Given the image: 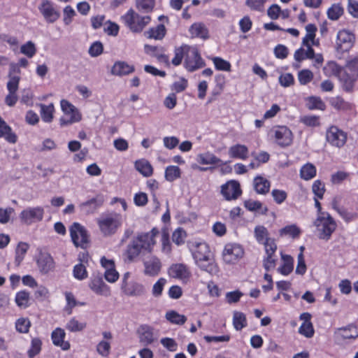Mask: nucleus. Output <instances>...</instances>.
I'll return each mask as SVG.
<instances>
[{
    "label": "nucleus",
    "instance_id": "obj_51",
    "mask_svg": "<svg viewBox=\"0 0 358 358\" xmlns=\"http://www.w3.org/2000/svg\"><path fill=\"white\" fill-rule=\"evenodd\" d=\"M20 51L23 55L31 58L36 54V48L32 41H28L21 46Z\"/></svg>",
    "mask_w": 358,
    "mask_h": 358
},
{
    "label": "nucleus",
    "instance_id": "obj_52",
    "mask_svg": "<svg viewBox=\"0 0 358 358\" xmlns=\"http://www.w3.org/2000/svg\"><path fill=\"white\" fill-rule=\"evenodd\" d=\"M312 190L315 197L322 199L325 192L324 184L320 180H315L313 184Z\"/></svg>",
    "mask_w": 358,
    "mask_h": 358
},
{
    "label": "nucleus",
    "instance_id": "obj_53",
    "mask_svg": "<svg viewBox=\"0 0 358 358\" xmlns=\"http://www.w3.org/2000/svg\"><path fill=\"white\" fill-rule=\"evenodd\" d=\"M313 78V73L308 69H303L299 72L298 79L301 85H306Z\"/></svg>",
    "mask_w": 358,
    "mask_h": 358
},
{
    "label": "nucleus",
    "instance_id": "obj_15",
    "mask_svg": "<svg viewBox=\"0 0 358 358\" xmlns=\"http://www.w3.org/2000/svg\"><path fill=\"white\" fill-rule=\"evenodd\" d=\"M38 9L46 22L49 23H54L60 17L59 12L54 8L52 3L49 1H43L39 6Z\"/></svg>",
    "mask_w": 358,
    "mask_h": 358
},
{
    "label": "nucleus",
    "instance_id": "obj_50",
    "mask_svg": "<svg viewBox=\"0 0 358 358\" xmlns=\"http://www.w3.org/2000/svg\"><path fill=\"white\" fill-rule=\"evenodd\" d=\"M299 333L306 338H312L315 333L312 322H303L299 329Z\"/></svg>",
    "mask_w": 358,
    "mask_h": 358
},
{
    "label": "nucleus",
    "instance_id": "obj_9",
    "mask_svg": "<svg viewBox=\"0 0 358 358\" xmlns=\"http://www.w3.org/2000/svg\"><path fill=\"white\" fill-rule=\"evenodd\" d=\"M326 138L332 146L340 148L346 143L347 134L338 127L331 126L327 131Z\"/></svg>",
    "mask_w": 358,
    "mask_h": 358
},
{
    "label": "nucleus",
    "instance_id": "obj_5",
    "mask_svg": "<svg viewBox=\"0 0 358 358\" xmlns=\"http://www.w3.org/2000/svg\"><path fill=\"white\" fill-rule=\"evenodd\" d=\"M70 235L73 244L76 247L87 248L90 240L85 228L78 222H74L70 227Z\"/></svg>",
    "mask_w": 358,
    "mask_h": 358
},
{
    "label": "nucleus",
    "instance_id": "obj_37",
    "mask_svg": "<svg viewBox=\"0 0 358 358\" xmlns=\"http://www.w3.org/2000/svg\"><path fill=\"white\" fill-rule=\"evenodd\" d=\"M246 316L244 313L234 311L233 314V325L236 330L241 331L247 326Z\"/></svg>",
    "mask_w": 358,
    "mask_h": 358
},
{
    "label": "nucleus",
    "instance_id": "obj_21",
    "mask_svg": "<svg viewBox=\"0 0 358 358\" xmlns=\"http://www.w3.org/2000/svg\"><path fill=\"white\" fill-rule=\"evenodd\" d=\"M145 266L144 273L150 276H155L159 274L162 264L160 260L153 256L143 263Z\"/></svg>",
    "mask_w": 358,
    "mask_h": 358
},
{
    "label": "nucleus",
    "instance_id": "obj_12",
    "mask_svg": "<svg viewBox=\"0 0 358 358\" xmlns=\"http://www.w3.org/2000/svg\"><path fill=\"white\" fill-rule=\"evenodd\" d=\"M221 194L227 201L236 199L241 194L240 183L236 180H229L221 186Z\"/></svg>",
    "mask_w": 358,
    "mask_h": 358
},
{
    "label": "nucleus",
    "instance_id": "obj_23",
    "mask_svg": "<svg viewBox=\"0 0 358 358\" xmlns=\"http://www.w3.org/2000/svg\"><path fill=\"white\" fill-rule=\"evenodd\" d=\"M104 199L102 196H96V197L83 202L80 207L82 210L87 214L93 213L103 203Z\"/></svg>",
    "mask_w": 358,
    "mask_h": 358
},
{
    "label": "nucleus",
    "instance_id": "obj_20",
    "mask_svg": "<svg viewBox=\"0 0 358 358\" xmlns=\"http://www.w3.org/2000/svg\"><path fill=\"white\" fill-rule=\"evenodd\" d=\"M121 288L122 292L129 296H141L146 292L144 286L136 282L124 284Z\"/></svg>",
    "mask_w": 358,
    "mask_h": 358
},
{
    "label": "nucleus",
    "instance_id": "obj_18",
    "mask_svg": "<svg viewBox=\"0 0 358 358\" xmlns=\"http://www.w3.org/2000/svg\"><path fill=\"white\" fill-rule=\"evenodd\" d=\"M169 275L173 278L187 280L189 279L191 272L186 265L183 264H173L169 268Z\"/></svg>",
    "mask_w": 358,
    "mask_h": 358
},
{
    "label": "nucleus",
    "instance_id": "obj_3",
    "mask_svg": "<svg viewBox=\"0 0 358 358\" xmlns=\"http://www.w3.org/2000/svg\"><path fill=\"white\" fill-rule=\"evenodd\" d=\"M97 224L101 234L104 236L115 234L122 224V216L116 213H111L101 216Z\"/></svg>",
    "mask_w": 358,
    "mask_h": 358
},
{
    "label": "nucleus",
    "instance_id": "obj_19",
    "mask_svg": "<svg viewBox=\"0 0 358 358\" xmlns=\"http://www.w3.org/2000/svg\"><path fill=\"white\" fill-rule=\"evenodd\" d=\"M338 77L344 90L346 92H352L358 77L348 71L346 69L339 72Z\"/></svg>",
    "mask_w": 358,
    "mask_h": 358
},
{
    "label": "nucleus",
    "instance_id": "obj_32",
    "mask_svg": "<svg viewBox=\"0 0 358 358\" xmlns=\"http://www.w3.org/2000/svg\"><path fill=\"white\" fill-rule=\"evenodd\" d=\"M166 28L162 24H158L156 27H152L145 32L148 38H154L155 40H162L166 35Z\"/></svg>",
    "mask_w": 358,
    "mask_h": 358
},
{
    "label": "nucleus",
    "instance_id": "obj_2",
    "mask_svg": "<svg viewBox=\"0 0 358 358\" xmlns=\"http://www.w3.org/2000/svg\"><path fill=\"white\" fill-rule=\"evenodd\" d=\"M122 19L125 26L134 33H141L151 21L150 15H141L133 8H130Z\"/></svg>",
    "mask_w": 358,
    "mask_h": 358
},
{
    "label": "nucleus",
    "instance_id": "obj_38",
    "mask_svg": "<svg viewBox=\"0 0 358 358\" xmlns=\"http://www.w3.org/2000/svg\"><path fill=\"white\" fill-rule=\"evenodd\" d=\"M29 245L24 242H20L15 250V263L19 266L24 258V255L29 250Z\"/></svg>",
    "mask_w": 358,
    "mask_h": 358
},
{
    "label": "nucleus",
    "instance_id": "obj_49",
    "mask_svg": "<svg viewBox=\"0 0 358 358\" xmlns=\"http://www.w3.org/2000/svg\"><path fill=\"white\" fill-rule=\"evenodd\" d=\"M2 129V137H3L8 143H15L17 141V135L13 132L11 127L6 124L1 128Z\"/></svg>",
    "mask_w": 358,
    "mask_h": 358
},
{
    "label": "nucleus",
    "instance_id": "obj_30",
    "mask_svg": "<svg viewBox=\"0 0 358 358\" xmlns=\"http://www.w3.org/2000/svg\"><path fill=\"white\" fill-rule=\"evenodd\" d=\"M253 185L255 191L258 194H266L270 189V182L262 176L255 177Z\"/></svg>",
    "mask_w": 358,
    "mask_h": 358
},
{
    "label": "nucleus",
    "instance_id": "obj_29",
    "mask_svg": "<svg viewBox=\"0 0 358 358\" xmlns=\"http://www.w3.org/2000/svg\"><path fill=\"white\" fill-rule=\"evenodd\" d=\"M196 264L201 269L210 274H215L218 272V267L215 263L213 257H207L202 261L196 262Z\"/></svg>",
    "mask_w": 358,
    "mask_h": 358
},
{
    "label": "nucleus",
    "instance_id": "obj_43",
    "mask_svg": "<svg viewBox=\"0 0 358 358\" xmlns=\"http://www.w3.org/2000/svg\"><path fill=\"white\" fill-rule=\"evenodd\" d=\"M180 169L176 166H169L165 170V178L167 181L173 182L180 177Z\"/></svg>",
    "mask_w": 358,
    "mask_h": 358
},
{
    "label": "nucleus",
    "instance_id": "obj_28",
    "mask_svg": "<svg viewBox=\"0 0 358 358\" xmlns=\"http://www.w3.org/2000/svg\"><path fill=\"white\" fill-rule=\"evenodd\" d=\"M189 33L192 37L201 38L203 40L209 38L208 30L206 25L201 22L194 23L189 27Z\"/></svg>",
    "mask_w": 358,
    "mask_h": 358
},
{
    "label": "nucleus",
    "instance_id": "obj_39",
    "mask_svg": "<svg viewBox=\"0 0 358 358\" xmlns=\"http://www.w3.org/2000/svg\"><path fill=\"white\" fill-rule=\"evenodd\" d=\"M41 108V115L42 120L45 122H51L53 119L54 106L52 103L46 106L43 103H40Z\"/></svg>",
    "mask_w": 358,
    "mask_h": 358
},
{
    "label": "nucleus",
    "instance_id": "obj_16",
    "mask_svg": "<svg viewBox=\"0 0 358 358\" xmlns=\"http://www.w3.org/2000/svg\"><path fill=\"white\" fill-rule=\"evenodd\" d=\"M275 138L281 147L289 145L292 142V133L286 127H279L275 130Z\"/></svg>",
    "mask_w": 358,
    "mask_h": 358
},
{
    "label": "nucleus",
    "instance_id": "obj_35",
    "mask_svg": "<svg viewBox=\"0 0 358 358\" xmlns=\"http://www.w3.org/2000/svg\"><path fill=\"white\" fill-rule=\"evenodd\" d=\"M189 50V46L187 45H182L180 47L176 48L174 50V57L171 60L173 65L177 66H179L187 53Z\"/></svg>",
    "mask_w": 358,
    "mask_h": 358
},
{
    "label": "nucleus",
    "instance_id": "obj_41",
    "mask_svg": "<svg viewBox=\"0 0 358 358\" xmlns=\"http://www.w3.org/2000/svg\"><path fill=\"white\" fill-rule=\"evenodd\" d=\"M300 175L301 178L308 180L316 175V168L313 164L308 163L301 169Z\"/></svg>",
    "mask_w": 358,
    "mask_h": 358
},
{
    "label": "nucleus",
    "instance_id": "obj_64",
    "mask_svg": "<svg viewBox=\"0 0 358 358\" xmlns=\"http://www.w3.org/2000/svg\"><path fill=\"white\" fill-rule=\"evenodd\" d=\"M186 232L181 228L177 229L172 235V241L177 245H180L184 243Z\"/></svg>",
    "mask_w": 358,
    "mask_h": 358
},
{
    "label": "nucleus",
    "instance_id": "obj_40",
    "mask_svg": "<svg viewBox=\"0 0 358 358\" xmlns=\"http://www.w3.org/2000/svg\"><path fill=\"white\" fill-rule=\"evenodd\" d=\"M255 237L257 241L259 243L263 244L267 241V240H270L269 234L267 229L264 226H257L255 228Z\"/></svg>",
    "mask_w": 358,
    "mask_h": 358
},
{
    "label": "nucleus",
    "instance_id": "obj_27",
    "mask_svg": "<svg viewBox=\"0 0 358 358\" xmlns=\"http://www.w3.org/2000/svg\"><path fill=\"white\" fill-rule=\"evenodd\" d=\"M337 335L343 339H356L358 337V329L356 326L350 324L345 327L338 328L336 330Z\"/></svg>",
    "mask_w": 358,
    "mask_h": 358
},
{
    "label": "nucleus",
    "instance_id": "obj_54",
    "mask_svg": "<svg viewBox=\"0 0 358 358\" xmlns=\"http://www.w3.org/2000/svg\"><path fill=\"white\" fill-rule=\"evenodd\" d=\"M76 13L75 10L71 6H66L63 10V21L64 24L69 25L72 21L74 16H76Z\"/></svg>",
    "mask_w": 358,
    "mask_h": 358
},
{
    "label": "nucleus",
    "instance_id": "obj_7",
    "mask_svg": "<svg viewBox=\"0 0 358 358\" xmlns=\"http://www.w3.org/2000/svg\"><path fill=\"white\" fill-rule=\"evenodd\" d=\"M61 107L65 115L60 119L62 126L69 125L73 122H79L81 120V115L69 101L66 100L61 101Z\"/></svg>",
    "mask_w": 358,
    "mask_h": 358
},
{
    "label": "nucleus",
    "instance_id": "obj_22",
    "mask_svg": "<svg viewBox=\"0 0 358 358\" xmlns=\"http://www.w3.org/2000/svg\"><path fill=\"white\" fill-rule=\"evenodd\" d=\"M134 71V66L129 65L126 62L117 61L115 62L111 69V74L117 76H124L133 73Z\"/></svg>",
    "mask_w": 358,
    "mask_h": 358
},
{
    "label": "nucleus",
    "instance_id": "obj_33",
    "mask_svg": "<svg viewBox=\"0 0 358 358\" xmlns=\"http://www.w3.org/2000/svg\"><path fill=\"white\" fill-rule=\"evenodd\" d=\"M283 264L278 268V271L282 275H287L292 272L294 268V259L288 255H282Z\"/></svg>",
    "mask_w": 358,
    "mask_h": 358
},
{
    "label": "nucleus",
    "instance_id": "obj_13",
    "mask_svg": "<svg viewBox=\"0 0 358 358\" xmlns=\"http://www.w3.org/2000/svg\"><path fill=\"white\" fill-rule=\"evenodd\" d=\"M39 271L48 274L55 269V264L52 257L48 252H40L36 259Z\"/></svg>",
    "mask_w": 358,
    "mask_h": 358
},
{
    "label": "nucleus",
    "instance_id": "obj_55",
    "mask_svg": "<svg viewBox=\"0 0 358 358\" xmlns=\"http://www.w3.org/2000/svg\"><path fill=\"white\" fill-rule=\"evenodd\" d=\"M213 62L216 69L219 71H231V64L229 62L222 59L221 57H214Z\"/></svg>",
    "mask_w": 358,
    "mask_h": 358
},
{
    "label": "nucleus",
    "instance_id": "obj_24",
    "mask_svg": "<svg viewBox=\"0 0 358 358\" xmlns=\"http://www.w3.org/2000/svg\"><path fill=\"white\" fill-rule=\"evenodd\" d=\"M65 332L61 328H57L52 333L51 337L55 345L60 347L63 350H68L70 348L69 341H64Z\"/></svg>",
    "mask_w": 358,
    "mask_h": 358
},
{
    "label": "nucleus",
    "instance_id": "obj_26",
    "mask_svg": "<svg viewBox=\"0 0 358 358\" xmlns=\"http://www.w3.org/2000/svg\"><path fill=\"white\" fill-rule=\"evenodd\" d=\"M248 148L245 145L236 144L229 148V155L231 158L245 159L248 157Z\"/></svg>",
    "mask_w": 358,
    "mask_h": 358
},
{
    "label": "nucleus",
    "instance_id": "obj_34",
    "mask_svg": "<svg viewBox=\"0 0 358 358\" xmlns=\"http://www.w3.org/2000/svg\"><path fill=\"white\" fill-rule=\"evenodd\" d=\"M135 168L145 177H149L153 173L152 166L148 160L144 159L137 160L135 162Z\"/></svg>",
    "mask_w": 358,
    "mask_h": 358
},
{
    "label": "nucleus",
    "instance_id": "obj_62",
    "mask_svg": "<svg viewBox=\"0 0 358 358\" xmlns=\"http://www.w3.org/2000/svg\"><path fill=\"white\" fill-rule=\"evenodd\" d=\"M306 264L304 259L303 254L299 253L297 257V265L295 273L298 275H303L306 272Z\"/></svg>",
    "mask_w": 358,
    "mask_h": 358
},
{
    "label": "nucleus",
    "instance_id": "obj_42",
    "mask_svg": "<svg viewBox=\"0 0 358 358\" xmlns=\"http://www.w3.org/2000/svg\"><path fill=\"white\" fill-rule=\"evenodd\" d=\"M166 318L170 322L180 325L183 324L187 320V317L184 315H180L174 310L167 312Z\"/></svg>",
    "mask_w": 358,
    "mask_h": 358
},
{
    "label": "nucleus",
    "instance_id": "obj_58",
    "mask_svg": "<svg viewBox=\"0 0 358 358\" xmlns=\"http://www.w3.org/2000/svg\"><path fill=\"white\" fill-rule=\"evenodd\" d=\"M300 229L296 225H289L280 230V235H289L292 238L298 237L300 234Z\"/></svg>",
    "mask_w": 358,
    "mask_h": 358
},
{
    "label": "nucleus",
    "instance_id": "obj_48",
    "mask_svg": "<svg viewBox=\"0 0 358 358\" xmlns=\"http://www.w3.org/2000/svg\"><path fill=\"white\" fill-rule=\"evenodd\" d=\"M42 342L38 338H34L31 340V348L27 354L29 358H34L41 350Z\"/></svg>",
    "mask_w": 358,
    "mask_h": 358
},
{
    "label": "nucleus",
    "instance_id": "obj_44",
    "mask_svg": "<svg viewBox=\"0 0 358 358\" xmlns=\"http://www.w3.org/2000/svg\"><path fill=\"white\" fill-rule=\"evenodd\" d=\"M244 206L250 211L260 210L262 214H266L268 211L267 207L262 208V203L259 201L249 199L245 201Z\"/></svg>",
    "mask_w": 358,
    "mask_h": 358
},
{
    "label": "nucleus",
    "instance_id": "obj_4",
    "mask_svg": "<svg viewBox=\"0 0 358 358\" xmlns=\"http://www.w3.org/2000/svg\"><path fill=\"white\" fill-rule=\"evenodd\" d=\"M314 225L319 232L318 238L325 241L330 239L331 234L336 229V223L329 213L318 215L314 222Z\"/></svg>",
    "mask_w": 358,
    "mask_h": 358
},
{
    "label": "nucleus",
    "instance_id": "obj_10",
    "mask_svg": "<svg viewBox=\"0 0 358 358\" xmlns=\"http://www.w3.org/2000/svg\"><path fill=\"white\" fill-rule=\"evenodd\" d=\"M89 287L92 292L101 296L110 295V287L103 282L102 275L94 273L89 282Z\"/></svg>",
    "mask_w": 358,
    "mask_h": 358
},
{
    "label": "nucleus",
    "instance_id": "obj_46",
    "mask_svg": "<svg viewBox=\"0 0 358 358\" xmlns=\"http://www.w3.org/2000/svg\"><path fill=\"white\" fill-rule=\"evenodd\" d=\"M343 13V8L337 3L333 4L327 10L328 17L331 20H337Z\"/></svg>",
    "mask_w": 358,
    "mask_h": 358
},
{
    "label": "nucleus",
    "instance_id": "obj_61",
    "mask_svg": "<svg viewBox=\"0 0 358 358\" xmlns=\"http://www.w3.org/2000/svg\"><path fill=\"white\" fill-rule=\"evenodd\" d=\"M20 77L17 76H12L9 73V80L7 83V88L9 92H16L18 90Z\"/></svg>",
    "mask_w": 358,
    "mask_h": 358
},
{
    "label": "nucleus",
    "instance_id": "obj_11",
    "mask_svg": "<svg viewBox=\"0 0 358 358\" xmlns=\"http://www.w3.org/2000/svg\"><path fill=\"white\" fill-rule=\"evenodd\" d=\"M244 255L243 248L238 244H227L222 252L223 259L227 264H234Z\"/></svg>",
    "mask_w": 358,
    "mask_h": 358
},
{
    "label": "nucleus",
    "instance_id": "obj_60",
    "mask_svg": "<svg viewBox=\"0 0 358 358\" xmlns=\"http://www.w3.org/2000/svg\"><path fill=\"white\" fill-rule=\"evenodd\" d=\"M267 0H246L245 4L252 10L263 11Z\"/></svg>",
    "mask_w": 358,
    "mask_h": 358
},
{
    "label": "nucleus",
    "instance_id": "obj_57",
    "mask_svg": "<svg viewBox=\"0 0 358 358\" xmlns=\"http://www.w3.org/2000/svg\"><path fill=\"white\" fill-rule=\"evenodd\" d=\"M30 325V321L26 318H20L15 322L16 330L20 333H27Z\"/></svg>",
    "mask_w": 358,
    "mask_h": 358
},
{
    "label": "nucleus",
    "instance_id": "obj_47",
    "mask_svg": "<svg viewBox=\"0 0 358 358\" xmlns=\"http://www.w3.org/2000/svg\"><path fill=\"white\" fill-rule=\"evenodd\" d=\"M87 326L85 322H80L75 317L71 318L66 325V328L71 332L83 331Z\"/></svg>",
    "mask_w": 358,
    "mask_h": 358
},
{
    "label": "nucleus",
    "instance_id": "obj_63",
    "mask_svg": "<svg viewBox=\"0 0 358 358\" xmlns=\"http://www.w3.org/2000/svg\"><path fill=\"white\" fill-rule=\"evenodd\" d=\"M345 69L358 77V55L347 62Z\"/></svg>",
    "mask_w": 358,
    "mask_h": 358
},
{
    "label": "nucleus",
    "instance_id": "obj_36",
    "mask_svg": "<svg viewBox=\"0 0 358 358\" xmlns=\"http://www.w3.org/2000/svg\"><path fill=\"white\" fill-rule=\"evenodd\" d=\"M155 0H136V8L140 13L148 14L153 10Z\"/></svg>",
    "mask_w": 358,
    "mask_h": 358
},
{
    "label": "nucleus",
    "instance_id": "obj_17",
    "mask_svg": "<svg viewBox=\"0 0 358 358\" xmlns=\"http://www.w3.org/2000/svg\"><path fill=\"white\" fill-rule=\"evenodd\" d=\"M140 343L146 346L152 344L157 338L154 334V329L147 324H143L138 329Z\"/></svg>",
    "mask_w": 358,
    "mask_h": 358
},
{
    "label": "nucleus",
    "instance_id": "obj_45",
    "mask_svg": "<svg viewBox=\"0 0 358 358\" xmlns=\"http://www.w3.org/2000/svg\"><path fill=\"white\" fill-rule=\"evenodd\" d=\"M29 301V294L25 291H21L16 294L15 303L22 308L28 307Z\"/></svg>",
    "mask_w": 358,
    "mask_h": 358
},
{
    "label": "nucleus",
    "instance_id": "obj_25",
    "mask_svg": "<svg viewBox=\"0 0 358 358\" xmlns=\"http://www.w3.org/2000/svg\"><path fill=\"white\" fill-rule=\"evenodd\" d=\"M196 249L192 252L195 262L202 261L207 257H212L208 245L206 243H197Z\"/></svg>",
    "mask_w": 358,
    "mask_h": 358
},
{
    "label": "nucleus",
    "instance_id": "obj_14",
    "mask_svg": "<svg viewBox=\"0 0 358 358\" xmlns=\"http://www.w3.org/2000/svg\"><path fill=\"white\" fill-rule=\"evenodd\" d=\"M354 40L355 36L349 31H339L337 34V50L340 52L348 51L352 46Z\"/></svg>",
    "mask_w": 358,
    "mask_h": 358
},
{
    "label": "nucleus",
    "instance_id": "obj_31",
    "mask_svg": "<svg viewBox=\"0 0 358 358\" xmlns=\"http://www.w3.org/2000/svg\"><path fill=\"white\" fill-rule=\"evenodd\" d=\"M196 161L203 165H215L222 162L220 158L208 152L198 155Z\"/></svg>",
    "mask_w": 358,
    "mask_h": 358
},
{
    "label": "nucleus",
    "instance_id": "obj_56",
    "mask_svg": "<svg viewBox=\"0 0 358 358\" xmlns=\"http://www.w3.org/2000/svg\"><path fill=\"white\" fill-rule=\"evenodd\" d=\"M97 352L103 357H107L110 352V344L106 341H101L96 345Z\"/></svg>",
    "mask_w": 358,
    "mask_h": 358
},
{
    "label": "nucleus",
    "instance_id": "obj_8",
    "mask_svg": "<svg viewBox=\"0 0 358 358\" xmlns=\"http://www.w3.org/2000/svg\"><path fill=\"white\" fill-rule=\"evenodd\" d=\"M206 63L200 56L196 48L189 47V50L185 59V67L189 71L193 72L205 66Z\"/></svg>",
    "mask_w": 358,
    "mask_h": 358
},
{
    "label": "nucleus",
    "instance_id": "obj_59",
    "mask_svg": "<svg viewBox=\"0 0 358 358\" xmlns=\"http://www.w3.org/2000/svg\"><path fill=\"white\" fill-rule=\"evenodd\" d=\"M73 276L78 280H84L87 277V272L83 264H76L73 268Z\"/></svg>",
    "mask_w": 358,
    "mask_h": 358
},
{
    "label": "nucleus",
    "instance_id": "obj_6",
    "mask_svg": "<svg viewBox=\"0 0 358 358\" xmlns=\"http://www.w3.org/2000/svg\"><path fill=\"white\" fill-rule=\"evenodd\" d=\"M44 213V208L41 206L28 207L20 213L19 217L23 224L31 225L42 221Z\"/></svg>",
    "mask_w": 358,
    "mask_h": 358
},
{
    "label": "nucleus",
    "instance_id": "obj_1",
    "mask_svg": "<svg viewBox=\"0 0 358 358\" xmlns=\"http://www.w3.org/2000/svg\"><path fill=\"white\" fill-rule=\"evenodd\" d=\"M158 231L154 228L150 231L138 234L127 245L124 253L126 260L132 262L143 252H151L156 242L155 238Z\"/></svg>",
    "mask_w": 358,
    "mask_h": 358
}]
</instances>
